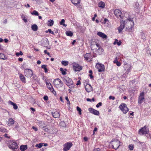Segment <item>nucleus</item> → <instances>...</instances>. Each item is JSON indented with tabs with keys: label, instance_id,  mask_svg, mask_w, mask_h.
I'll return each instance as SVG.
<instances>
[{
	"label": "nucleus",
	"instance_id": "nucleus-1",
	"mask_svg": "<svg viewBox=\"0 0 151 151\" xmlns=\"http://www.w3.org/2000/svg\"><path fill=\"white\" fill-rule=\"evenodd\" d=\"M91 50L93 51V52H96L98 55H101L104 51L99 44L96 42L95 44H91Z\"/></svg>",
	"mask_w": 151,
	"mask_h": 151
},
{
	"label": "nucleus",
	"instance_id": "nucleus-2",
	"mask_svg": "<svg viewBox=\"0 0 151 151\" xmlns=\"http://www.w3.org/2000/svg\"><path fill=\"white\" fill-rule=\"evenodd\" d=\"M6 143L9 147L13 150H15L18 148L17 144L15 142L9 141L7 142Z\"/></svg>",
	"mask_w": 151,
	"mask_h": 151
},
{
	"label": "nucleus",
	"instance_id": "nucleus-3",
	"mask_svg": "<svg viewBox=\"0 0 151 151\" xmlns=\"http://www.w3.org/2000/svg\"><path fill=\"white\" fill-rule=\"evenodd\" d=\"M113 148L115 150H117L120 146V141L118 139L111 141Z\"/></svg>",
	"mask_w": 151,
	"mask_h": 151
},
{
	"label": "nucleus",
	"instance_id": "nucleus-4",
	"mask_svg": "<svg viewBox=\"0 0 151 151\" xmlns=\"http://www.w3.org/2000/svg\"><path fill=\"white\" fill-rule=\"evenodd\" d=\"M119 108L123 113L126 114L128 111L129 109L127 106V105L125 104L122 103L119 106Z\"/></svg>",
	"mask_w": 151,
	"mask_h": 151
},
{
	"label": "nucleus",
	"instance_id": "nucleus-5",
	"mask_svg": "<svg viewBox=\"0 0 151 151\" xmlns=\"http://www.w3.org/2000/svg\"><path fill=\"white\" fill-rule=\"evenodd\" d=\"M63 81L68 86H69L70 88V86L73 85V81L72 79L68 77H65V78H64Z\"/></svg>",
	"mask_w": 151,
	"mask_h": 151
},
{
	"label": "nucleus",
	"instance_id": "nucleus-6",
	"mask_svg": "<svg viewBox=\"0 0 151 151\" xmlns=\"http://www.w3.org/2000/svg\"><path fill=\"white\" fill-rule=\"evenodd\" d=\"M72 65L73 70L76 72L80 71L82 69V66L76 63H73Z\"/></svg>",
	"mask_w": 151,
	"mask_h": 151
},
{
	"label": "nucleus",
	"instance_id": "nucleus-7",
	"mask_svg": "<svg viewBox=\"0 0 151 151\" xmlns=\"http://www.w3.org/2000/svg\"><path fill=\"white\" fill-rule=\"evenodd\" d=\"M41 45L44 47H47L49 45L48 40L47 38L44 37L40 41Z\"/></svg>",
	"mask_w": 151,
	"mask_h": 151
},
{
	"label": "nucleus",
	"instance_id": "nucleus-8",
	"mask_svg": "<svg viewBox=\"0 0 151 151\" xmlns=\"http://www.w3.org/2000/svg\"><path fill=\"white\" fill-rule=\"evenodd\" d=\"M72 145L73 144L71 142H68L65 144L63 145V150L64 151H67L70 149Z\"/></svg>",
	"mask_w": 151,
	"mask_h": 151
},
{
	"label": "nucleus",
	"instance_id": "nucleus-9",
	"mask_svg": "<svg viewBox=\"0 0 151 151\" xmlns=\"http://www.w3.org/2000/svg\"><path fill=\"white\" fill-rule=\"evenodd\" d=\"M115 15L117 17L121 19L123 18V14H122V12L119 10L116 9L114 12Z\"/></svg>",
	"mask_w": 151,
	"mask_h": 151
},
{
	"label": "nucleus",
	"instance_id": "nucleus-10",
	"mask_svg": "<svg viewBox=\"0 0 151 151\" xmlns=\"http://www.w3.org/2000/svg\"><path fill=\"white\" fill-rule=\"evenodd\" d=\"M24 73L25 76L28 78H31L33 74L32 70L29 69H26L24 70Z\"/></svg>",
	"mask_w": 151,
	"mask_h": 151
},
{
	"label": "nucleus",
	"instance_id": "nucleus-11",
	"mask_svg": "<svg viewBox=\"0 0 151 151\" xmlns=\"http://www.w3.org/2000/svg\"><path fill=\"white\" fill-rule=\"evenodd\" d=\"M145 99L144 93V92H142L139 96L138 99V103L139 104H141Z\"/></svg>",
	"mask_w": 151,
	"mask_h": 151
},
{
	"label": "nucleus",
	"instance_id": "nucleus-12",
	"mask_svg": "<svg viewBox=\"0 0 151 151\" xmlns=\"http://www.w3.org/2000/svg\"><path fill=\"white\" fill-rule=\"evenodd\" d=\"M132 19H128V21L127 22V24L128 25L130 24V25H128V27H127V28H128V30H129V29H132L134 25V23L133 21L132 20Z\"/></svg>",
	"mask_w": 151,
	"mask_h": 151
},
{
	"label": "nucleus",
	"instance_id": "nucleus-13",
	"mask_svg": "<svg viewBox=\"0 0 151 151\" xmlns=\"http://www.w3.org/2000/svg\"><path fill=\"white\" fill-rule=\"evenodd\" d=\"M96 67L98 69L99 72H101L104 70V66L103 64H98L96 65Z\"/></svg>",
	"mask_w": 151,
	"mask_h": 151
},
{
	"label": "nucleus",
	"instance_id": "nucleus-14",
	"mask_svg": "<svg viewBox=\"0 0 151 151\" xmlns=\"http://www.w3.org/2000/svg\"><path fill=\"white\" fill-rule=\"evenodd\" d=\"M145 126L142 128L139 131V133H141L142 134H147L148 133V129H147Z\"/></svg>",
	"mask_w": 151,
	"mask_h": 151
},
{
	"label": "nucleus",
	"instance_id": "nucleus-15",
	"mask_svg": "<svg viewBox=\"0 0 151 151\" xmlns=\"http://www.w3.org/2000/svg\"><path fill=\"white\" fill-rule=\"evenodd\" d=\"M124 68H125V70H127L125 73L123 75V76L124 77L126 76L125 75L128 74L130 72L131 69V66L129 65L126 64L125 65V66Z\"/></svg>",
	"mask_w": 151,
	"mask_h": 151
},
{
	"label": "nucleus",
	"instance_id": "nucleus-16",
	"mask_svg": "<svg viewBox=\"0 0 151 151\" xmlns=\"http://www.w3.org/2000/svg\"><path fill=\"white\" fill-rule=\"evenodd\" d=\"M89 111L91 113L96 115H99V111L96 110L92 108H90L88 109Z\"/></svg>",
	"mask_w": 151,
	"mask_h": 151
},
{
	"label": "nucleus",
	"instance_id": "nucleus-17",
	"mask_svg": "<svg viewBox=\"0 0 151 151\" xmlns=\"http://www.w3.org/2000/svg\"><path fill=\"white\" fill-rule=\"evenodd\" d=\"M125 27L124 22H122L121 23L120 26L118 28L119 33L121 32Z\"/></svg>",
	"mask_w": 151,
	"mask_h": 151
},
{
	"label": "nucleus",
	"instance_id": "nucleus-18",
	"mask_svg": "<svg viewBox=\"0 0 151 151\" xmlns=\"http://www.w3.org/2000/svg\"><path fill=\"white\" fill-rule=\"evenodd\" d=\"M85 88L86 91L88 92H89L92 90V86L89 84H87L86 85Z\"/></svg>",
	"mask_w": 151,
	"mask_h": 151
},
{
	"label": "nucleus",
	"instance_id": "nucleus-19",
	"mask_svg": "<svg viewBox=\"0 0 151 151\" xmlns=\"http://www.w3.org/2000/svg\"><path fill=\"white\" fill-rule=\"evenodd\" d=\"M52 114L53 117L55 118H58L60 115V113L57 111H55L54 112H52Z\"/></svg>",
	"mask_w": 151,
	"mask_h": 151
},
{
	"label": "nucleus",
	"instance_id": "nucleus-20",
	"mask_svg": "<svg viewBox=\"0 0 151 151\" xmlns=\"http://www.w3.org/2000/svg\"><path fill=\"white\" fill-rule=\"evenodd\" d=\"M53 83L55 85H58L60 83L63 84L62 81L59 78H57L55 79L53 81Z\"/></svg>",
	"mask_w": 151,
	"mask_h": 151
},
{
	"label": "nucleus",
	"instance_id": "nucleus-21",
	"mask_svg": "<svg viewBox=\"0 0 151 151\" xmlns=\"http://www.w3.org/2000/svg\"><path fill=\"white\" fill-rule=\"evenodd\" d=\"M97 35L100 37H101L103 38L106 39L107 38V36L104 33H103L101 32H98L97 33Z\"/></svg>",
	"mask_w": 151,
	"mask_h": 151
},
{
	"label": "nucleus",
	"instance_id": "nucleus-22",
	"mask_svg": "<svg viewBox=\"0 0 151 151\" xmlns=\"http://www.w3.org/2000/svg\"><path fill=\"white\" fill-rule=\"evenodd\" d=\"M14 120L12 118H10L9 119V122L7 124V125L9 126H10L12 125L14 123Z\"/></svg>",
	"mask_w": 151,
	"mask_h": 151
},
{
	"label": "nucleus",
	"instance_id": "nucleus-23",
	"mask_svg": "<svg viewBox=\"0 0 151 151\" xmlns=\"http://www.w3.org/2000/svg\"><path fill=\"white\" fill-rule=\"evenodd\" d=\"M72 3L74 5H76L80 3V0H71Z\"/></svg>",
	"mask_w": 151,
	"mask_h": 151
},
{
	"label": "nucleus",
	"instance_id": "nucleus-24",
	"mask_svg": "<svg viewBox=\"0 0 151 151\" xmlns=\"http://www.w3.org/2000/svg\"><path fill=\"white\" fill-rule=\"evenodd\" d=\"M32 29L35 31H36L38 29V27L37 25L34 24L32 25L31 27Z\"/></svg>",
	"mask_w": 151,
	"mask_h": 151
},
{
	"label": "nucleus",
	"instance_id": "nucleus-25",
	"mask_svg": "<svg viewBox=\"0 0 151 151\" xmlns=\"http://www.w3.org/2000/svg\"><path fill=\"white\" fill-rule=\"evenodd\" d=\"M105 4L102 1H100L98 4V6L99 7L101 8H103L104 7Z\"/></svg>",
	"mask_w": 151,
	"mask_h": 151
},
{
	"label": "nucleus",
	"instance_id": "nucleus-26",
	"mask_svg": "<svg viewBox=\"0 0 151 151\" xmlns=\"http://www.w3.org/2000/svg\"><path fill=\"white\" fill-rule=\"evenodd\" d=\"M19 78L23 82H25V78L22 74H20L19 75Z\"/></svg>",
	"mask_w": 151,
	"mask_h": 151
},
{
	"label": "nucleus",
	"instance_id": "nucleus-27",
	"mask_svg": "<svg viewBox=\"0 0 151 151\" xmlns=\"http://www.w3.org/2000/svg\"><path fill=\"white\" fill-rule=\"evenodd\" d=\"M27 146L26 145H22L20 146V150L22 151H24L27 149Z\"/></svg>",
	"mask_w": 151,
	"mask_h": 151
},
{
	"label": "nucleus",
	"instance_id": "nucleus-28",
	"mask_svg": "<svg viewBox=\"0 0 151 151\" xmlns=\"http://www.w3.org/2000/svg\"><path fill=\"white\" fill-rule=\"evenodd\" d=\"M48 22L47 23V25L48 26H52L54 24V21L53 20L51 19H50L48 21Z\"/></svg>",
	"mask_w": 151,
	"mask_h": 151
},
{
	"label": "nucleus",
	"instance_id": "nucleus-29",
	"mask_svg": "<svg viewBox=\"0 0 151 151\" xmlns=\"http://www.w3.org/2000/svg\"><path fill=\"white\" fill-rule=\"evenodd\" d=\"M91 55V53H86L85 55H84L85 59L86 60H88L89 59V57Z\"/></svg>",
	"mask_w": 151,
	"mask_h": 151
},
{
	"label": "nucleus",
	"instance_id": "nucleus-30",
	"mask_svg": "<svg viewBox=\"0 0 151 151\" xmlns=\"http://www.w3.org/2000/svg\"><path fill=\"white\" fill-rule=\"evenodd\" d=\"M122 43V42L120 41H118V40L117 39L115 40V41L114 42L113 44L114 45H116V44H117V45L118 46H120L121 45Z\"/></svg>",
	"mask_w": 151,
	"mask_h": 151
},
{
	"label": "nucleus",
	"instance_id": "nucleus-31",
	"mask_svg": "<svg viewBox=\"0 0 151 151\" xmlns=\"http://www.w3.org/2000/svg\"><path fill=\"white\" fill-rule=\"evenodd\" d=\"M66 34L67 36L71 37L73 35V32L70 31H67L66 32Z\"/></svg>",
	"mask_w": 151,
	"mask_h": 151
},
{
	"label": "nucleus",
	"instance_id": "nucleus-32",
	"mask_svg": "<svg viewBox=\"0 0 151 151\" xmlns=\"http://www.w3.org/2000/svg\"><path fill=\"white\" fill-rule=\"evenodd\" d=\"M6 58H5L4 55L2 53H0V59L2 60H5Z\"/></svg>",
	"mask_w": 151,
	"mask_h": 151
},
{
	"label": "nucleus",
	"instance_id": "nucleus-33",
	"mask_svg": "<svg viewBox=\"0 0 151 151\" xmlns=\"http://www.w3.org/2000/svg\"><path fill=\"white\" fill-rule=\"evenodd\" d=\"M43 143H40L39 144H37L35 145V147L39 148H41L43 146Z\"/></svg>",
	"mask_w": 151,
	"mask_h": 151
},
{
	"label": "nucleus",
	"instance_id": "nucleus-34",
	"mask_svg": "<svg viewBox=\"0 0 151 151\" xmlns=\"http://www.w3.org/2000/svg\"><path fill=\"white\" fill-rule=\"evenodd\" d=\"M31 14L33 15H35L36 16L39 15V13L37 11L35 10H34L33 12H31Z\"/></svg>",
	"mask_w": 151,
	"mask_h": 151
},
{
	"label": "nucleus",
	"instance_id": "nucleus-35",
	"mask_svg": "<svg viewBox=\"0 0 151 151\" xmlns=\"http://www.w3.org/2000/svg\"><path fill=\"white\" fill-rule=\"evenodd\" d=\"M76 109L77 111L78 112L79 114L80 115H81L82 114L81 113V111L82 110L78 106H77L76 107Z\"/></svg>",
	"mask_w": 151,
	"mask_h": 151
},
{
	"label": "nucleus",
	"instance_id": "nucleus-36",
	"mask_svg": "<svg viewBox=\"0 0 151 151\" xmlns=\"http://www.w3.org/2000/svg\"><path fill=\"white\" fill-rule=\"evenodd\" d=\"M61 63L62 64L65 66H66L68 64V62L66 61H62L61 62Z\"/></svg>",
	"mask_w": 151,
	"mask_h": 151
},
{
	"label": "nucleus",
	"instance_id": "nucleus-37",
	"mask_svg": "<svg viewBox=\"0 0 151 151\" xmlns=\"http://www.w3.org/2000/svg\"><path fill=\"white\" fill-rule=\"evenodd\" d=\"M41 67L45 70V73H47V69L46 68V65H42Z\"/></svg>",
	"mask_w": 151,
	"mask_h": 151
},
{
	"label": "nucleus",
	"instance_id": "nucleus-38",
	"mask_svg": "<svg viewBox=\"0 0 151 151\" xmlns=\"http://www.w3.org/2000/svg\"><path fill=\"white\" fill-rule=\"evenodd\" d=\"M60 70L61 71L62 74L65 75L66 74L65 71L63 70L62 68H60Z\"/></svg>",
	"mask_w": 151,
	"mask_h": 151
},
{
	"label": "nucleus",
	"instance_id": "nucleus-39",
	"mask_svg": "<svg viewBox=\"0 0 151 151\" xmlns=\"http://www.w3.org/2000/svg\"><path fill=\"white\" fill-rule=\"evenodd\" d=\"M21 18L22 20H24V22H27V19L26 18V17L24 15H22L21 17Z\"/></svg>",
	"mask_w": 151,
	"mask_h": 151
},
{
	"label": "nucleus",
	"instance_id": "nucleus-40",
	"mask_svg": "<svg viewBox=\"0 0 151 151\" xmlns=\"http://www.w3.org/2000/svg\"><path fill=\"white\" fill-rule=\"evenodd\" d=\"M0 131L4 132H7V129L3 127L0 128Z\"/></svg>",
	"mask_w": 151,
	"mask_h": 151
},
{
	"label": "nucleus",
	"instance_id": "nucleus-41",
	"mask_svg": "<svg viewBox=\"0 0 151 151\" xmlns=\"http://www.w3.org/2000/svg\"><path fill=\"white\" fill-rule=\"evenodd\" d=\"M65 21L64 19H62L61 21L60 22V23L61 25H63L64 26H66V25L64 23L65 22Z\"/></svg>",
	"mask_w": 151,
	"mask_h": 151
},
{
	"label": "nucleus",
	"instance_id": "nucleus-42",
	"mask_svg": "<svg viewBox=\"0 0 151 151\" xmlns=\"http://www.w3.org/2000/svg\"><path fill=\"white\" fill-rule=\"evenodd\" d=\"M48 32H49L50 33H51L53 35H54V32L53 31H52L51 29H48V31H45V32L47 33Z\"/></svg>",
	"mask_w": 151,
	"mask_h": 151
},
{
	"label": "nucleus",
	"instance_id": "nucleus-43",
	"mask_svg": "<svg viewBox=\"0 0 151 151\" xmlns=\"http://www.w3.org/2000/svg\"><path fill=\"white\" fill-rule=\"evenodd\" d=\"M23 52L21 51H20L19 53L16 52V55L17 56H19V55H23Z\"/></svg>",
	"mask_w": 151,
	"mask_h": 151
},
{
	"label": "nucleus",
	"instance_id": "nucleus-44",
	"mask_svg": "<svg viewBox=\"0 0 151 151\" xmlns=\"http://www.w3.org/2000/svg\"><path fill=\"white\" fill-rule=\"evenodd\" d=\"M129 149L130 150H132L134 148V145H129L128 146Z\"/></svg>",
	"mask_w": 151,
	"mask_h": 151
},
{
	"label": "nucleus",
	"instance_id": "nucleus-45",
	"mask_svg": "<svg viewBox=\"0 0 151 151\" xmlns=\"http://www.w3.org/2000/svg\"><path fill=\"white\" fill-rule=\"evenodd\" d=\"M32 76L33 77L32 78L35 80H36L37 79V77L35 75L33 74L32 75Z\"/></svg>",
	"mask_w": 151,
	"mask_h": 151
},
{
	"label": "nucleus",
	"instance_id": "nucleus-46",
	"mask_svg": "<svg viewBox=\"0 0 151 151\" xmlns=\"http://www.w3.org/2000/svg\"><path fill=\"white\" fill-rule=\"evenodd\" d=\"M65 99L67 101V104H69L70 105V102L69 100V99H68V97H66L65 98Z\"/></svg>",
	"mask_w": 151,
	"mask_h": 151
},
{
	"label": "nucleus",
	"instance_id": "nucleus-47",
	"mask_svg": "<svg viewBox=\"0 0 151 151\" xmlns=\"http://www.w3.org/2000/svg\"><path fill=\"white\" fill-rule=\"evenodd\" d=\"M13 108L14 109H17L18 108V106L17 105V104H14L13 105Z\"/></svg>",
	"mask_w": 151,
	"mask_h": 151
},
{
	"label": "nucleus",
	"instance_id": "nucleus-48",
	"mask_svg": "<svg viewBox=\"0 0 151 151\" xmlns=\"http://www.w3.org/2000/svg\"><path fill=\"white\" fill-rule=\"evenodd\" d=\"M101 105L102 103L101 102H99L96 105V106L97 108H98L99 106H101Z\"/></svg>",
	"mask_w": 151,
	"mask_h": 151
},
{
	"label": "nucleus",
	"instance_id": "nucleus-49",
	"mask_svg": "<svg viewBox=\"0 0 151 151\" xmlns=\"http://www.w3.org/2000/svg\"><path fill=\"white\" fill-rule=\"evenodd\" d=\"M50 85L49 84V83H46V85H47V86L48 87V88L50 89V88H51V87L50 86V84H51L50 83Z\"/></svg>",
	"mask_w": 151,
	"mask_h": 151
},
{
	"label": "nucleus",
	"instance_id": "nucleus-50",
	"mask_svg": "<svg viewBox=\"0 0 151 151\" xmlns=\"http://www.w3.org/2000/svg\"><path fill=\"white\" fill-rule=\"evenodd\" d=\"M43 99L47 101L48 100V98L47 96H44V97H43Z\"/></svg>",
	"mask_w": 151,
	"mask_h": 151
},
{
	"label": "nucleus",
	"instance_id": "nucleus-51",
	"mask_svg": "<svg viewBox=\"0 0 151 151\" xmlns=\"http://www.w3.org/2000/svg\"><path fill=\"white\" fill-rule=\"evenodd\" d=\"M100 148H98L94 149L93 150V151H100Z\"/></svg>",
	"mask_w": 151,
	"mask_h": 151
},
{
	"label": "nucleus",
	"instance_id": "nucleus-52",
	"mask_svg": "<svg viewBox=\"0 0 151 151\" xmlns=\"http://www.w3.org/2000/svg\"><path fill=\"white\" fill-rule=\"evenodd\" d=\"M134 141L137 142L139 143L140 144H142L143 143V142H140L139 140H138V139H136L135 140H134Z\"/></svg>",
	"mask_w": 151,
	"mask_h": 151
},
{
	"label": "nucleus",
	"instance_id": "nucleus-53",
	"mask_svg": "<svg viewBox=\"0 0 151 151\" xmlns=\"http://www.w3.org/2000/svg\"><path fill=\"white\" fill-rule=\"evenodd\" d=\"M117 58V57H116L115 58V59L114 60L113 62L114 63H116L118 62Z\"/></svg>",
	"mask_w": 151,
	"mask_h": 151
},
{
	"label": "nucleus",
	"instance_id": "nucleus-54",
	"mask_svg": "<svg viewBox=\"0 0 151 151\" xmlns=\"http://www.w3.org/2000/svg\"><path fill=\"white\" fill-rule=\"evenodd\" d=\"M115 97L113 96H109V99H112L113 100H114L115 99Z\"/></svg>",
	"mask_w": 151,
	"mask_h": 151
},
{
	"label": "nucleus",
	"instance_id": "nucleus-55",
	"mask_svg": "<svg viewBox=\"0 0 151 151\" xmlns=\"http://www.w3.org/2000/svg\"><path fill=\"white\" fill-rule=\"evenodd\" d=\"M115 63L116 64V65L118 66H119L121 65V64L120 63V62L118 61L116 63Z\"/></svg>",
	"mask_w": 151,
	"mask_h": 151
},
{
	"label": "nucleus",
	"instance_id": "nucleus-56",
	"mask_svg": "<svg viewBox=\"0 0 151 151\" xmlns=\"http://www.w3.org/2000/svg\"><path fill=\"white\" fill-rule=\"evenodd\" d=\"M32 128L35 131H37L38 130L37 128L36 127L34 126L32 127Z\"/></svg>",
	"mask_w": 151,
	"mask_h": 151
},
{
	"label": "nucleus",
	"instance_id": "nucleus-57",
	"mask_svg": "<svg viewBox=\"0 0 151 151\" xmlns=\"http://www.w3.org/2000/svg\"><path fill=\"white\" fill-rule=\"evenodd\" d=\"M9 104H11V105L13 106L15 103L12 102L11 101H9Z\"/></svg>",
	"mask_w": 151,
	"mask_h": 151
},
{
	"label": "nucleus",
	"instance_id": "nucleus-58",
	"mask_svg": "<svg viewBox=\"0 0 151 151\" xmlns=\"http://www.w3.org/2000/svg\"><path fill=\"white\" fill-rule=\"evenodd\" d=\"M81 84V81L80 80H79L78 81H77V83L76 84V85H80Z\"/></svg>",
	"mask_w": 151,
	"mask_h": 151
},
{
	"label": "nucleus",
	"instance_id": "nucleus-59",
	"mask_svg": "<svg viewBox=\"0 0 151 151\" xmlns=\"http://www.w3.org/2000/svg\"><path fill=\"white\" fill-rule=\"evenodd\" d=\"M50 86L51 87V88H50V89H49L50 91L52 92V91H53L54 89L53 88L52 86L51 85V84H50Z\"/></svg>",
	"mask_w": 151,
	"mask_h": 151
},
{
	"label": "nucleus",
	"instance_id": "nucleus-60",
	"mask_svg": "<svg viewBox=\"0 0 151 151\" xmlns=\"http://www.w3.org/2000/svg\"><path fill=\"white\" fill-rule=\"evenodd\" d=\"M135 4V5L134 6L135 7L137 8L139 7V5L137 3H136Z\"/></svg>",
	"mask_w": 151,
	"mask_h": 151
},
{
	"label": "nucleus",
	"instance_id": "nucleus-61",
	"mask_svg": "<svg viewBox=\"0 0 151 151\" xmlns=\"http://www.w3.org/2000/svg\"><path fill=\"white\" fill-rule=\"evenodd\" d=\"M83 140L85 141H87L88 140V138L87 137H85L83 138Z\"/></svg>",
	"mask_w": 151,
	"mask_h": 151
},
{
	"label": "nucleus",
	"instance_id": "nucleus-62",
	"mask_svg": "<svg viewBox=\"0 0 151 151\" xmlns=\"http://www.w3.org/2000/svg\"><path fill=\"white\" fill-rule=\"evenodd\" d=\"M52 93L55 95L56 96V91L54 89L53 91H52Z\"/></svg>",
	"mask_w": 151,
	"mask_h": 151
},
{
	"label": "nucleus",
	"instance_id": "nucleus-63",
	"mask_svg": "<svg viewBox=\"0 0 151 151\" xmlns=\"http://www.w3.org/2000/svg\"><path fill=\"white\" fill-rule=\"evenodd\" d=\"M23 60V59L22 58H19L18 59V60L19 61L22 62Z\"/></svg>",
	"mask_w": 151,
	"mask_h": 151
},
{
	"label": "nucleus",
	"instance_id": "nucleus-64",
	"mask_svg": "<svg viewBox=\"0 0 151 151\" xmlns=\"http://www.w3.org/2000/svg\"><path fill=\"white\" fill-rule=\"evenodd\" d=\"M24 6L27 7H30V5L28 4H27V5H25Z\"/></svg>",
	"mask_w": 151,
	"mask_h": 151
}]
</instances>
